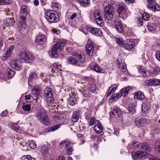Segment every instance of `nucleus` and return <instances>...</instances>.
Listing matches in <instances>:
<instances>
[{"label":"nucleus","mask_w":160,"mask_h":160,"mask_svg":"<svg viewBox=\"0 0 160 160\" xmlns=\"http://www.w3.org/2000/svg\"><path fill=\"white\" fill-rule=\"evenodd\" d=\"M68 62L70 64L73 65H77L78 63V61L74 58L72 57H69L68 59Z\"/></svg>","instance_id":"72a5a7b5"},{"label":"nucleus","mask_w":160,"mask_h":160,"mask_svg":"<svg viewBox=\"0 0 160 160\" xmlns=\"http://www.w3.org/2000/svg\"><path fill=\"white\" fill-rule=\"evenodd\" d=\"M112 110L110 113L111 117L115 118L120 117L122 114V111L118 107L114 106L112 108Z\"/></svg>","instance_id":"9b49d317"},{"label":"nucleus","mask_w":160,"mask_h":160,"mask_svg":"<svg viewBox=\"0 0 160 160\" xmlns=\"http://www.w3.org/2000/svg\"><path fill=\"white\" fill-rule=\"evenodd\" d=\"M142 67H140V68L138 69L139 73H141L143 77L145 78H149L151 76L149 72L146 69L142 68Z\"/></svg>","instance_id":"6ab92c4d"},{"label":"nucleus","mask_w":160,"mask_h":160,"mask_svg":"<svg viewBox=\"0 0 160 160\" xmlns=\"http://www.w3.org/2000/svg\"><path fill=\"white\" fill-rule=\"evenodd\" d=\"M136 106L133 103L129 104L128 107V109L129 112H131L132 114H133L136 112Z\"/></svg>","instance_id":"f704fd0d"},{"label":"nucleus","mask_w":160,"mask_h":160,"mask_svg":"<svg viewBox=\"0 0 160 160\" xmlns=\"http://www.w3.org/2000/svg\"><path fill=\"white\" fill-rule=\"evenodd\" d=\"M87 31L90 32L93 35L97 36H100L102 35V31L99 28L88 27L87 28Z\"/></svg>","instance_id":"f8f14e48"},{"label":"nucleus","mask_w":160,"mask_h":160,"mask_svg":"<svg viewBox=\"0 0 160 160\" xmlns=\"http://www.w3.org/2000/svg\"><path fill=\"white\" fill-rule=\"evenodd\" d=\"M6 73L9 78H12L15 74L14 71L10 68H8L7 69Z\"/></svg>","instance_id":"cd10ccee"},{"label":"nucleus","mask_w":160,"mask_h":160,"mask_svg":"<svg viewBox=\"0 0 160 160\" xmlns=\"http://www.w3.org/2000/svg\"><path fill=\"white\" fill-rule=\"evenodd\" d=\"M117 98V95H116V94H114L112 95L110 100L111 101V102H112L116 99Z\"/></svg>","instance_id":"680f3d73"},{"label":"nucleus","mask_w":160,"mask_h":160,"mask_svg":"<svg viewBox=\"0 0 160 160\" xmlns=\"http://www.w3.org/2000/svg\"><path fill=\"white\" fill-rule=\"evenodd\" d=\"M95 131L97 133L99 134L102 132V127L100 122L98 121V123L94 126Z\"/></svg>","instance_id":"393cba45"},{"label":"nucleus","mask_w":160,"mask_h":160,"mask_svg":"<svg viewBox=\"0 0 160 160\" xmlns=\"http://www.w3.org/2000/svg\"><path fill=\"white\" fill-rule=\"evenodd\" d=\"M160 70V69L158 67H156L153 69V74H155L158 72Z\"/></svg>","instance_id":"13d9d810"},{"label":"nucleus","mask_w":160,"mask_h":160,"mask_svg":"<svg viewBox=\"0 0 160 160\" xmlns=\"http://www.w3.org/2000/svg\"><path fill=\"white\" fill-rule=\"evenodd\" d=\"M118 63L117 66L121 71L123 72H125L127 70V68L126 64L124 63V61L123 60L118 59Z\"/></svg>","instance_id":"a211bd4d"},{"label":"nucleus","mask_w":160,"mask_h":160,"mask_svg":"<svg viewBox=\"0 0 160 160\" xmlns=\"http://www.w3.org/2000/svg\"><path fill=\"white\" fill-rule=\"evenodd\" d=\"M131 89V88L129 87L123 88L120 91V94L119 93L116 94V95H117V98L123 96L124 97H127Z\"/></svg>","instance_id":"4468645a"},{"label":"nucleus","mask_w":160,"mask_h":160,"mask_svg":"<svg viewBox=\"0 0 160 160\" xmlns=\"http://www.w3.org/2000/svg\"><path fill=\"white\" fill-rule=\"evenodd\" d=\"M36 74L34 72H31L29 74V77L28 81V86L29 87H31L32 85V80L36 77Z\"/></svg>","instance_id":"c85d7f7f"},{"label":"nucleus","mask_w":160,"mask_h":160,"mask_svg":"<svg viewBox=\"0 0 160 160\" xmlns=\"http://www.w3.org/2000/svg\"><path fill=\"white\" fill-rule=\"evenodd\" d=\"M78 2L81 6L85 7L88 6L90 5L89 0H80Z\"/></svg>","instance_id":"c9c22d12"},{"label":"nucleus","mask_w":160,"mask_h":160,"mask_svg":"<svg viewBox=\"0 0 160 160\" xmlns=\"http://www.w3.org/2000/svg\"><path fill=\"white\" fill-rule=\"evenodd\" d=\"M36 117L43 125H48L49 124L48 116L43 108H41L38 110Z\"/></svg>","instance_id":"20e7f679"},{"label":"nucleus","mask_w":160,"mask_h":160,"mask_svg":"<svg viewBox=\"0 0 160 160\" xmlns=\"http://www.w3.org/2000/svg\"><path fill=\"white\" fill-rule=\"evenodd\" d=\"M53 68L52 70V71L54 70H57V71H58L59 70L60 71V70H61V65L58 62H56L53 63Z\"/></svg>","instance_id":"4c0bfd02"},{"label":"nucleus","mask_w":160,"mask_h":160,"mask_svg":"<svg viewBox=\"0 0 160 160\" xmlns=\"http://www.w3.org/2000/svg\"><path fill=\"white\" fill-rule=\"evenodd\" d=\"M68 143H69V141H63L60 143V145L61 147H63L64 145H65L66 146H68Z\"/></svg>","instance_id":"5fc2aeb1"},{"label":"nucleus","mask_w":160,"mask_h":160,"mask_svg":"<svg viewBox=\"0 0 160 160\" xmlns=\"http://www.w3.org/2000/svg\"><path fill=\"white\" fill-rule=\"evenodd\" d=\"M28 145H29V147L30 148H32V149H34L36 147V146L35 142L32 141H31L30 142L29 144H28Z\"/></svg>","instance_id":"603ef678"},{"label":"nucleus","mask_w":160,"mask_h":160,"mask_svg":"<svg viewBox=\"0 0 160 160\" xmlns=\"http://www.w3.org/2000/svg\"><path fill=\"white\" fill-rule=\"evenodd\" d=\"M146 154L145 152L141 151H138L137 152H133L132 154L133 157L135 159L141 158L142 157L145 156Z\"/></svg>","instance_id":"aec40b11"},{"label":"nucleus","mask_w":160,"mask_h":160,"mask_svg":"<svg viewBox=\"0 0 160 160\" xmlns=\"http://www.w3.org/2000/svg\"><path fill=\"white\" fill-rule=\"evenodd\" d=\"M80 112H79L75 111L73 112L72 117V121L74 122H76L79 118Z\"/></svg>","instance_id":"473e14b6"},{"label":"nucleus","mask_w":160,"mask_h":160,"mask_svg":"<svg viewBox=\"0 0 160 160\" xmlns=\"http://www.w3.org/2000/svg\"><path fill=\"white\" fill-rule=\"evenodd\" d=\"M145 121H144L143 119L142 118L138 117L135 119V122L137 126H142Z\"/></svg>","instance_id":"c756f323"},{"label":"nucleus","mask_w":160,"mask_h":160,"mask_svg":"<svg viewBox=\"0 0 160 160\" xmlns=\"http://www.w3.org/2000/svg\"><path fill=\"white\" fill-rule=\"evenodd\" d=\"M19 57V60L17 59H13L11 61L10 64L11 67L12 68L18 71L22 67L21 63L20 61L25 63H31L34 59V57L32 54L24 51L20 52Z\"/></svg>","instance_id":"f257e3e1"},{"label":"nucleus","mask_w":160,"mask_h":160,"mask_svg":"<svg viewBox=\"0 0 160 160\" xmlns=\"http://www.w3.org/2000/svg\"><path fill=\"white\" fill-rule=\"evenodd\" d=\"M90 68L97 72L104 73V70L100 66L95 63H91L90 65Z\"/></svg>","instance_id":"2eb2a0df"},{"label":"nucleus","mask_w":160,"mask_h":160,"mask_svg":"<svg viewBox=\"0 0 160 160\" xmlns=\"http://www.w3.org/2000/svg\"><path fill=\"white\" fill-rule=\"evenodd\" d=\"M132 144H131L130 145H132L133 146L137 148H139V145L140 143L139 142H137L135 140H133L132 142Z\"/></svg>","instance_id":"8fccbe9b"},{"label":"nucleus","mask_w":160,"mask_h":160,"mask_svg":"<svg viewBox=\"0 0 160 160\" xmlns=\"http://www.w3.org/2000/svg\"><path fill=\"white\" fill-rule=\"evenodd\" d=\"M10 54L9 52H6L5 53L3 54L2 57V60L4 61L6 60L10 56Z\"/></svg>","instance_id":"3c124183"},{"label":"nucleus","mask_w":160,"mask_h":160,"mask_svg":"<svg viewBox=\"0 0 160 160\" xmlns=\"http://www.w3.org/2000/svg\"><path fill=\"white\" fill-rule=\"evenodd\" d=\"M31 156L29 155H24L21 158L22 160H28L31 158Z\"/></svg>","instance_id":"4d7b16f0"},{"label":"nucleus","mask_w":160,"mask_h":160,"mask_svg":"<svg viewBox=\"0 0 160 160\" xmlns=\"http://www.w3.org/2000/svg\"><path fill=\"white\" fill-rule=\"evenodd\" d=\"M59 3L56 2V1H53L52 3V7L55 10H57L58 9V4Z\"/></svg>","instance_id":"c03bdc74"},{"label":"nucleus","mask_w":160,"mask_h":160,"mask_svg":"<svg viewBox=\"0 0 160 160\" xmlns=\"http://www.w3.org/2000/svg\"><path fill=\"white\" fill-rule=\"evenodd\" d=\"M85 118L89 122V126H92L95 123V118H94L91 117L89 115H87Z\"/></svg>","instance_id":"7c9ffc66"},{"label":"nucleus","mask_w":160,"mask_h":160,"mask_svg":"<svg viewBox=\"0 0 160 160\" xmlns=\"http://www.w3.org/2000/svg\"><path fill=\"white\" fill-rule=\"evenodd\" d=\"M145 85L146 86H156L160 85V80L152 78L145 82Z\"/></svg>","instance_id":"ddd939ff"},{"label":"nucleus","mask_w":160,"mask_h":160,"mask_svg":"<svg viewBox=\"0 0 160 160\" xmlns=\"http://www.w3.org/2000/svg\"><path fill=\"white\" fill-rule=\"evenodd\" d=\"M5 25L7 26H12L14 23V21L12 18H6L4 22Z\"/></svg>","instance_id":"bb28decb"},{"label":"nucleus","mask_w":160,"mask_h":160,"mask_svg":"<svg viewBox=\"0 0 160 160\" xmlns=\"http://www.w3.org/2000/svg\"><path fill=\"white\" fill-rule=\"evenodd\" d=\"M115 28L119 32L122 33L124 31L123 27L120 22L118 21L117 23L116 22Z\"/></svg>","instance_id":"a878e982"},{"label":"nucleus","mask_w":160,"mask_h":160,"mask_svg":"<svg viewBox=\"0 0 160 160\" xmlns=\"http://www.w3.org/2000/svg\"><path fill=\"white\" fill-rule=\"evenodd\" d=\"M150 17L149 15L146 12H144L142 15L141 18L145 20H148Z\"/></svg>","instance_id":"de8ad7c7"},{"label":"nucleus","mask_w":160,"mask_h":160,"mask_svg":"<svg viewBox=\"0 0 160 160\" xmlns=\"http://www.w3.org/2000/svg\"><path fill=\"white\" fill-rule=\"evenodd\" d=\"M149 109V108L145 102H143L142 104V112H145Z\"/></svg>","instance_id":"a18cd8bd"},{"label":"nucleus","mask_w":160,"mask_h":160,"mask_svg":"<svg viewBox=\"0 0 160 160\" xmlns=\"http://www.w3.org/2000/svg\"><path fill=\"white\" fill-rule=\"evenodd\" d=\"M155 146L156 151L160 153V139L157 140L155 143Z\"/></svg>","instance_id":"79ce46f5"},{"label":"nucleus","mask_w":160,"mask_h":160,"mask_svg":"<svg viewBox=\"0 0 160 160\" xmlns=\"http://www.w3.org/2000/svg\"><path fill=\"white\" fill-rule=\"evenodd\" d=\"M116 41L118 45L120 47H123L125 45L124 42L122 38H116Z\"/></svg>","instance_id":"37998d69"},{"label":"nucleus","mask_w":160,"mask_h":160,"mask_svg":"<svg viewBox=\"0 0 160 160\" xmlns=\"http://www.w3.org/2000/svg\"><path fill=\"white\" fill-rule=\"evenodd\" d=\"M134 98L138 100H142L144 98L145 96L143 93L139 91L135 93Z\"/></svg>","instance_id":"b1692460"},{"label":"nucleus","mask_w":160,"mask_h":160,"mask_svg":"<svg viewBox=\"0 0 160 160\" xmlns=\"http://www.w3.org/2000/svg\"><path fill=\"white\" fill-rule=\"evenodd\" d=\"M148 30L151 31L154 30L156 28V25L153 23H148Z\"/></svg>","instance_id":"58836bf2"},{"label":"nucleus","mask_w":160,"mask_h":160,"mask_svg":"<svg viewBox=\"0 0 160 160\" xmlns=\"http://www.w3.org/2000/svg\"><path fill=\"white\" fill-rule=\"evenodd\" d=\"M142 18H139L138 19V24L140 26H141L143 24V22L142 21Z\"/></svg>","instance_id":"338daca9"},{"label":"nucleus","mask_w":160,"mask_h":160,"mask_svg":"<svg viewBox=\"0 0 160 160\" xmlns=\"http://www.w3.org/2000/svg\"><path fill=\"white\" fill-rule=\"evenodd\" d=\"M104 16L105 18L109 21L112 20L115 14V9L113 6V2L105 1L103 3Z\"/></svg>","instance_id":"f03ea898"},{"label":"nucleus","mask_w":160,"mask_h":160,"mask_svg":"<svg viewBox=\"0 0 160 160\" xmlns=\"http://www.w3.org/2000/svg\"><path fill=\"white\" fill-rule=\"evenodd\" d=\"M88 88H89V90L92 93H94L96 90L95 86L94 84L91 85Z\"/></svg>","instance_id":"864d4df0"},{"label":"nucleus","mask_w":160,"mask_h":160,"mask_svg":"<svg viewBox=\"0 0 160 160\" xmlns=\"http://www.w3.org/2000/svg\"><path fill=\"white\" fill-rule=\"evenodd\" d=\"M41 93V88L38 86H36L32 89V93H31L32 97V99L37 101L38 98V97Z\"/></svg>","instance_id":"9d476101"},{"label":"nucleus","mask_w":160,"mask_h":160,"mask_svg":"<svg viewBox=\"0 0 160 160\" xmlns=\"http://www.w3.org/2000/svg\"><path fill=\"white\" fill-rule=\"evenodd\" d=\"M66 43V41L64 39L59 40L58 42L54 45L51 51H49L48 53L50 56L53 58L58 57L57 51H61L62 47Z\"/></svg>","instance_id":"7ed1b4c3"},{"label":"nucleus","mask_w":160,"mask_h":160,"mask_svg":"<svg viewBox=\"0 0 160 160\" xmlns=\"http://www.w3.org/2000/svg\"><path fill=\"white\" fill-rule=\"evenodd\" d=\"M94 17L96 24L101 27L103 26L104 22L100 10H95L94 11Z\"/></svg>","instance_id":"423d86ee"},{"label":"nucleus","mask_w":160,"mask_h":160,"mask_svg":"<svg viewBox=\"0 0 160 160\" xmlns=\"http://www.w3.org/2000/svg\"><path fill=\"white\" fill-rule=\"evenodd\" d=\"M118 63L117 66L121 71L123 72H125L127 70V68L126 64L124 63V61L123 60L118 59Z\"/></svg>","instance_id":"f3484780"},{"label":"nucleus","mask_w":160,"mask_h":160,"mask_svg":"<svg viewBox=\"0 0 160 160\" xmlns=\"http://www.w3.org/2000/svg\"><path fill=\"white\" fill-rule=\"evenodd\" d=\"M68 145L66 146V151L67 153L68 154H71L72 152V147L73 146V144L71 143L70 142H69V143H68Z\"/></svg>","instance_id":"e433bc0d"},{"label":"nucleus","mask_w":160,"mask_h":160,"mask_svg":"<svg viewBox=\"0 0 160 160\" xmlns=\"http://www.w3.org/2000/svg\"><path fill=\"white\" fill-rule=\"evenodd\" d=\"M118 84H116L115 85H114L112 87H111V90H112V92L113 91V93L117 89L118 86Z\"/></svg>","instance_id":"052dcab7"},{"label":"nucleus","mask_w":160,"mask_h":160,"mask_svg":"<svg viewBox=\"0 0 160 160\" xmlns=\"http://www.w3.org/2000/svg\"><path fill=\"white\" fill-rule=\"evenodd\" d=\"M7 111L6 110L3 111L1 114V116L2 117H5L7 114Z\"/></svg>","instance_id":"774afa93"},{"label":"nucleus","mask_w":160,"mask_h":160,"mask_svg":"<svg viewBox=\"0 0 160 160\" xmlns=\"http://www.w3.org/2000/svg\"><path fill=\"white\" fill-rule=\"evenodd\" d=\"M139 149L142 150H145L148 152L151 150V148L148 144L147 143H140Z\"/></svg>","instance_id":"412c9836"},{"label":"nucleus","mask_w":160,"mask_h":160,"mask_svg":"<svg viewBox=\"0 0 160 160\" xmlns=\"http://www.w3.org/2000/svg\"><path fill=\"white\" fill-rule=\"evenodd\" d=\"M12 1L11 0H0V5H2L11 3Z\"/></svg>","instance_id":"09e8293b"},{"label":"nucleus","mask_w":160,"mask_h":160,"mask_svg":"<svg viewBox=\"0 0 160 160\" xmlns=\"http://www.w3.org/2000/svg\"><path fill=\"white\" fill-rule=\"evenodd\" d=\"M148 2V6L149 9L153 11H159L160 8L157 3L156 0H147Z\"/></svg>","instance_id":"1a4fd4ad"},{"label":"nucleus","mask_w":160,"mask_h":160,"mask_svg":"<svg viewBox=\"0 0 160 160\" xmlns=\"http://www.w3.org/2000/svg\"><path fill=\"white\" fill-rule=\"evenodd\" d=\"M22 108L25 111L29 112L31 110V105L30 104H25V103H24Z\"/></svg>","instance_id":"ea45409f"},{"label":"nucleus","mask_w":160,"mask_h":160,"mask_svg":"<svg viewBox=\"0 0 160 160\" xmlns=\"http://www.w3.org/2000/svg\"><path fill=\"white\" fill-rule=\"evenodd\" d=\"M14 48V46L13 45H12L9 47V49L7 50V52H9L10 54L12 52Z\"/></svg>","instance_id":"bf43d9fd"},{"label":"nucleus","mask_w":160,"mask_h":160,"mask_svg":"<svg viewBox=\"0 0 160 160\" xmlns=\"http://www.w3.org/2000/svg\"><path fill=\"white\" fill-rule=\"evenodd\" d=\"M111 87H110L109 90L108 91V93L107 94V97H109L110 95H111L113 93V91L112 92V90H111Z\"/></svg>","instance_id":"0e129e2a"},{"label":"nucleus","mask_w":160,"mask_h":160,"mask_svg":"<svg viewBox=\"0 0 160 160\" xmlns=\"http://www.w3.org/2000/svg\"><path fill=\"white\" fill-rule=\"evenodd\" d=\"M44 97L47 102H48L52 103L54 102L53 92L51 88H47L44 91Z\"/></svg>","instance_id":"0eeeda50"},{"label":"nucleus","mask_w":160,"mask_h":160,"mask_svg":"<svg viewBox=\"0 0 160 160\" xmlns=\"http://www.w3.org/2000/svg\"><path fill=\"white\" fill-rule=\"evenodd\" d=\"M46 38L44 35L38 36L37 37L36 41L37 42H44L46 41Z\"/></svg>","instance_id":"2f4dec72"},{"label":"nucleus","mask_w":160,"mask_h":160,"mask_svg":"<svg viewBox=\"0 0 160 160\" xmlns=\"http://www.w3.org/2000/svg\"><path fill=\"white\" fill-rule=\"evenodd\" d=\"M125 8L126 5L123 3L119 4L118 6V12L121 18L123 17V14L125 13L126 11Z\"/></svg>","instance_id":"dca6fc26"},{"label":"nucleus","mask_w":160,"mask_h":160,"mask_svg":"<svg viewBox=\"0 0 160 160\" xmlns=\"http://www.w3.org/2000/svg\"><path fill=\"white\" fill-rule=\"evenodd\" d=\"M95 46L94 42L91 40H88L85 48L87 54L89 56H92Z\"/></svg>","instance_id":"6e6552de"},{"label":"nucleus","mask_w":160,"mask_h":160,"mask_svg":"<svg viewBox=\"0 0 160 160\" xmlns=\"http://www.w3.org/2000/svg\"><path fill=\"white\" fill-rule=\"evenodd\" d=\"M41 151L42 153H47V148L46 146H43L41 148Z\"/></svg>","instance_id":"6e6d98bb"},{"label":"nucleus","mask_w":160,"mask_h":160,"mask_svg":"<svg viewBox=\"0 0 160 160\" xmlns=\"http://www.w3.org/2000/svg\"><path fill=\"white\" fill-rule=\"evenodd\" d=\"M60 127V126L59 124L56 125L48 129V131L49 132H53L57 130Z\"/></svg>","instance_id":"a19ab883"},{"label":"nucleus","mask_w":160,"mask_h":160,"mask_svg":"<svg viewBox=\"0 0 160 160\" xmlns=\"http://www.w3.org/2000/svg\"><path fill=\"white\" fill-rule=\"evenodd\" d=\"M156 57L158 60L160 61V52H157L156 54Z\"/></svg>","instance_id":"e2e57ef3"},{"label":"nucleus","mask_w":160,"mask_h":160,"mask_svg":"<svg viewBox=\"0 0 160 160\" xmlns=\"http://www.w3.org/2000/svg\"><path fill=\"white\" fill-rule=\"evenodd\" d=\"M28 14V9L25 5H22L21 8L20 15L22 17H23Z\"/></svg>","instance_id":"5701e85b"},{"label":"nucleus","mask_w":160,"mask_h":160,"mask_svg":"<svg viewBox=\"0 0 160 160\" xmlns=\"http://www.w3.org/2000/svg\"><path fill=\"white\" fill-rule=\"evenodd\" d=\"M85 56L84 54H80L78 56V58L81 63L83 62L85 60Z\"/></svg>","instance_id":"49530a36"},{"label":"nucleus","mask_w":160,"mask_h":160,"mask_svg":"<svg viewBox=\"0 0 160 160\" xmlns=\"http://www.w3.org/2000/svg\"><path fill=\"white\" fill-rule=\"evenodd\" d=\"M135 45V43L132 40L130 39L127 40V43L125 45L126 49L128 50H130L133 48Z\"/></svg>","instance_id":"4be33fe9"},{"label":"nucleus","mask_w":160,"mask_h":160,"mask_svg":"<svg viewBox=\"0 0 160 160\" xmlns=\"http://www.w3.org/2000/svg\"><path fill=\"white\" fill-rule=\"evenodd\" d=\"M44 17L50 23L57 22L59 18L58 13L52 10L45 12Z\"/></svg>","instance_id":"39448f33"},{"label":"nucleus","mask_w":160,"mask_h":160,"mask_svg":"<svg viewBox=\"0 0 160 160\" xmlns=\"http://www.w3.org/2000/svg\"><path fill=\"white\" fill-rule=\"evenodd\" d=\"M25 99L26 100H28L30 99V98H32V97L31 96V95H30V94L26 95H25Z\"/></svg>","instance_id":"69168bd1"}]
</instances>
